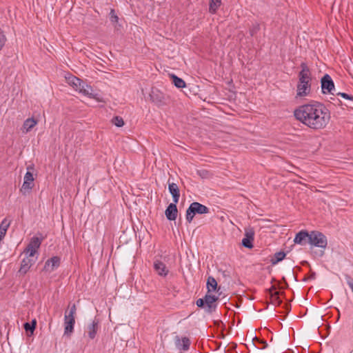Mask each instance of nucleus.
I'll return each mask as SVG.
<instances>
[{
    "mask_svg": "<svg viewBox=\"0 0 353 353\" xmlns=\"http://www.w3.org/2000/svg\"><path fill=\"white\" fill-rule=\"evenodd\" d=\"M99 327V320H94L92 323L88 326V336L90 339H94Z\"/></svg>",
    "mask_w": 353,
    "mask_h": 353,
    "instance_id": "nucleus-18",
    "label": "nucleus"
},
{
    "mask_svg": "<svg viewBox=\"0 0 353 353\" xmlns=\"http://www.w3.org/2000/svg\"><path fill=\"white\" fill-rule=\"evenodd\" d=\"M206 286L208 289V293L215 292L217 290V281L213 276H210L207 279Z\"/></svg>",
    "mask_w": 353,
    "mask_h": 353,
    "instance_id": "nucleus-23",
    "label": "nucleus"
},
{
    "mask_svg": "<svg viewBox=\"0 0 353 353\" xmlns=\"http://www.w3.org/2000/svg\"><path fill=\"white\" fill-rule=\"evenodd\" d=\"M35 263V260L27 256L26 258L23 259L21 263L19 269V273L25 274L29 270L30 267Z\"/></svg>",
    "mask_w": 353,
    "mask_h": 353,
    "instance_id": "nucleus-16",
    "label": "nucleus"
},
{
    "mask_svg": "<svg viewBox=\"0 0 353 353\" xmlns=\"http://www.w3.org/2000/svg\"><path fill=\"white\" fill-rule=\"evenodd\" d=\"M281 281L283 282V284H284L283 288H288L289 287V285L288 282L286 281V279L285 277L282 278Z\"/></svg>",
    "mask_w": 353,
    "mask_h": 353,
    "instance_id": "nucleus-43",
    "label": "nucleus"
},
{
    "mask_svg": "<svg viewBox=\"0 0 353 353\" xmlns=\"http://www.w3.org/2000/svg\"><path fill=\"white\" fill-rule=\"evenodd\" d=\"M68 83L72 85L76 90L80 91L81 88V84H83L84 82L80 79L79 78L74 77V76H70L67 79Z\"/></svg>",
    "mask_w": 353,
    "mask_h": 353,
    "instance_id": "nucleus-20",
    "label": "nucleus"
},
{
    "mask_svg": "<svg viewBox=\"0 0 353 353\" xmlns=\"http://www.w3.org/2000/svg\"><path fill=\"white\" fill-rule=\"evenodd\" d=\"M74 314L75 313L69 312L68 313L67 311L65 313V317L64 319H74Z\"/></svg>",
    "mask_w": 353,
    "mask_h": 353,
    "instance_id": "nucleus-40",
    "label": "nucleus"
},
{
    "mask_svg": "<svg viewBox=\"0 0 353 353\" xmlns=\"http://www.w3.org/2000/svg\"><path fill=\"white\" fill-rule=\"evenodd\" d=\"M112 122L117 127H122L124 125L123 119L119 116L114 117Z\"/></svg>",
    "mask_w": 353,
    "mask_h": 353,
    "instance_id": "nucleus-35",
    "label": "nucleus"
},
{
    "mask_svg": "<svg viewBox=\"0 0 353 353\" xmlns=\"http://www.w3.org/2000/svg\"><path fill=\"white\" fill-rule=\"evenodd\" d=\"M309 235L310 232L307 230H301L296 234L294 241L296 244L305 245L309 243Z\"/></svg>",
    "mask_w": 353,
    "mask_h": 353,
    "instance_id": "nucleus-11",
    "label": "nucleus"
},
{
    "mask_svg": "<svg viewBox=\"0 0 353 353\" xmlns=\"http://www.w3.org/2000/svg\"><path fill=\"white\" fill-rule=\"evenodd\" d=\"M43 239V237H42L41 239H39L37 236H34L31 239V240L28 244L30 246L33 247V249H35L37 250L40 247Z\"/></svg>",
    "mask_w": 353,
    "mask_h": 353,
    "instance_id": "nucleus-31",
    "label": "nucleus"
},
{
    "mask_svg": "<svg viewBox=\"0 0 353 353\" xmlns=\"http://www.w3.org/2000/svg\"><path fill=\"white\" fill-rule=\"evenodd\" d=\"M154 268L160 276H165L168 273V270L165 265L160 261H156L154 263Z\"/></svg>",
    "mask_w": 353,
    "mask_h": 353,
    "instance_id": "nucleus-19",
    "label": "nucleus"
},
{
    "mask_svg": "<svg viewBox=\"0 0 353 353\" xmlns=\"http://www.w3.org/2000/svg\"><path fill=\"white\" fill-rule=\"evenodd\" d=\"M10 221H8L6 219H4L0 224V242L4 238L7 230L10 226Z\"/></svg>",
    "mask_w": 353,
    "mask_h": 353,
    "instance_id": "nucleus-27",
    "label": "nucleus"
},
{
    "mask_svg": "<svg viewBox=\"0 0 353 353\" xmlns=\"http://www.w3.org/2000/svg\"><path fill=\"white\" fill-rule=\"evenodd\" d=\"M253 341H254V344L256 343L258 345H261L260 347L261 349H265L268 347V343L264 339H259V338L255 336L253 339Z\"/></svg>",
    "mask_w": 353,
    "mask_h": 353,
    "instance_id": "nucleus-34",
    "label": "nucleus"
},
{
    "mask_svg": "<svg viewBox=\"0 0 353 353\" xmlns=\"http://www.w3.org/2000/svg\"><path fill=\"white\" fill-rule=\"evenodd\" d=\"M294 116L314 130L325 128L331 117L330 110L323 103L314 101L295 109Z\"/></svg>",
    "mask_w": 353,
    "mask_h": 353,
    "instance_id": "nucleus-1",
    "label": "nucleus"
},
{
    "mask_svg": "<svg viewBox=\"0 0 353 353\" xmlns=\"http://www.w3.org/2000/svg\"><path fill=\"white\" fill-rule=\"evenodd\" d=\"M309 244L325 249L327 245V239L326 236L322 232L313 230L310 232Z\"/></svg>",
    "mask_w": 353,
    "mask_h": 353,
    "instance_id": "nucleus-4",
    "label": "nucleus"
},
{
    "mask_svg": "<svg viewBox=\"0 0 353 353\" xmlns=\"http://www.w3.org/2000/svg\"><path fill=\"white\" fill-rule=\"evenodd\" d=\"M274 281H276V279H275L274 278H273V279H272V283H273V282H274Z\"/></svg>",
    "mask_w": 353,
    "mask_h": 353,
    "instance_id": "nucleus-48",
    "label": "nucleus"
},
{
    "mask_svg": "<svg viewBox=\"0 0 353 353\" xmlns=\"http://www.w3.org/2000/svg\"><path fill=\"white\" fill-rule=\"evenodd\" d=\"M260 30V25L258 23H253L250 28L249 33L251 37L255 36Z\"/></svg>",
    "mask_w": 353,
    "mask_h": 353,
    "instance_id": "nucleus-33",
    "label": "nucleus"
},
{
    "mask_svg": "<svg viewBox=\"0 0 353 353\" xmlns=\"http://www.w3.org/2000/svg\"><path fill=\"white\" fill-rule=\"evenodd\" d=\"M24 252L28 255V256L33 257L35 253L37 252V250L35 249H33V247L28 244L26 248L24 250Z\"/></svg>",
    "mask_w": 353,
    "mask_h": 353,
    "instance_id": "nucleus-37",
    "label": "nucleus"
},
{
    "mask_svg": "<svg viewBox=\"0 0 353 353\" xmlns=\"http://www.w3.org/2000/svg\"><path fill=\"white\" fill-rule=\"evenodd\" d=\"M168 190L172 196L173 202L177 203L180 197V191L178 185L174 183H168Z\"/></svg>",
    "mask_w": 353,
    "mask_h": 353,
    "instance_id": "nucleus-17",
    "label": "nucleus"
},
{
    "mask_svg": "<svg viewBox=\"0 0 353 353\" xmlns=\"http://www.w3.org/2000/svg\"><path fill=\"white\" fill-rule=\"evenodd\" d=\"M37 123V121L34 118L27 119L23 125V129L26 132L30 131Z\"/></svg>",
    "mask_w": 353,
    "mask_h": 353,
    "instance_id": "nucleus-28",
    "label": "nucleus"
},
{
    "mask_svg": "<svg viewBox=\"0 0 353 353\" xmlns=\"http://www.w3.org/2000/svg\"><path fill=\"white\" fill-rule=\"evenodd\" d=\"M210 212V209L205 205L199 203H192L186 210L185 219L190 223L196 214H203Z\"/></svg>",
    "mask_w": 353,
    "mask_h": 353,
    "instance_id": "nucleus-3",
    "label": "nucleus"
},
{
    "mask_svg": "<svg viewBox=\"0 0 353 353\" xmlns=\"http://www.w3.org/2000/svg\"><path fill=\"white\" fill-rule=\"evenodd\" d=\"M81 88L79 92L82 93L84 95L88 96L92 99H94L98 101H101V99L99 97V94L97 93H93V90L91 86L86 84L85 82L83 84H81Z\"/></svg>",
    "mask_w": 353,
    "mask_h": 353,
    "instance_id": "nucleus-14",
    "label": "nucleus"
},
{
    "mask_svg": "<svg viewBox=\"0 0 353 353\" xmlns=\"http://www.w3.org/2000/svg\"><path fill=\"white\" fill-rule=\"evenodd\" d=\"M176 204L174 202L170 203L165 211V216L169 221H174L176 219L178 210Z\"/></svg>",
    "mask_w": 353,
    "mask_h": 353,
    "instance_id": "nucleus-13",
    "label": "nucleus"
},
{
    "mask_svg": "<svg viewBox=\"0 0 353 353\" xmlns=\"http://www.w3.org/2000/svg\"><path fill=\"white\" fill-rule=\"evenodd\" d=\"M150 97V100L158 106L165 105L164 94L157 88H152Z\"/></svg>",
    "mask_w": 353,
    "mask_h": 353,
    "instance_id": "nucleus-6",
    "label": "nucleus"
},
{
    "mask_svg": "<svg viewBox=\"0 0 353 353\" xmlns=\"http://www.w3.org/2000/svg\"><path fill=\"white\" fill-rule=\"evenodd\" d=\"M218 299V296L207 293L203 298L199 299L196 304L199 307L203 308L206 312L211 314L217 307L216 302Z\"/></svg>",
    "mask_w": 353,
    "mask_h": 353,
    "instance_id": "nucleus-2",
    "label": "nucleus"
},
{
    "mask_svg": "<svg viewBox=\"0 0 353 353\" xmlns=\"http://www.w3.org/2000/svg\"><path fill=\"white\" fill-rule=\"evenodd\" d=\"M285 309H286L288 311H289V310H290V308H291V305H290V304H288V303H287V304H285Z\"/></svg>",
    "mask_w": 353,
    "mask_h": 353,
    "instance_id": "nucleus-45",
    "label": "nucleus"
},
{
    "mask_svg": "<svg viewBox=\"0 0 353 353\" xmlns=\"http://www.w3.org/2000/svg\"><path fill=\"white\" fill-rule=\"evenodd\" d=\"M37 326V320L32 319L30 323L26 322L23 324V327L27 333L32 334Z\"/></svg>",
    "mask_w": 353,
    "mask_h": 353,
    "instance_id": "nucleus-29",
    "label": "nucleus"
},
{
    "mask_svg": "<svg viewBox=\"0 0 353 353\" xmlns=\"http://www.w3.org/2000/svg\"><path fill=\"white\" fill-rule=\"evenodd\" d=\"M321 85L323 94L330 93L334 94L332 91L334 90V83L328 74H324L321 78Z\"/></svg>",
    "mask_w": 353,
    "mask_h": 353,
    "instance_id": "nucleus-5",
    "label": "nucleus"
},
{
    "mask_svg": "<svg viewBox=\"0 0 353 353\" xmlns=\"http://www.w3.org/2000/svg\"><path fill=\"white\" fill-rule=\"evenodd\" d=\"M110 20L111 23L116 26L119 22V17L117 15L114 9H111L110 12Z\"/></svg>",
    "mask_w": 353,
    "mask_h": 353,
    "instance_id": "nucleus-32",
    "label": "nucleus"
},
{
    "mask_svg": "<svg viewBox=\"0 0 353 353\" xmlns=\"http://www.w3.org/2000/svg\"><path fill=\"white\" fill-rule=\"evenodd\" d=\"M276 287L272 285L270 289L267 290L270 296L272 299V303L273 304H276L277 305H280L282 303V301L279 298V296H285V293L283 292L275 291Z\"/></svg>",
    "mask_w": 353,
    "mask_h": 353,
    "instance_id": "nucleus-12",
    "label": "nucleus"
},
{
    "mask_svg": "<svg viewBox=\"0 0 353 353\" xmlns=\"http://www.w3.org/2000/svg\"><path fill=\"white\" fill-rule=\"evenodd\" d=\"M74 319H64V334L70 336L74 331Z\"/></svg>",
    "mask_w": 353,
    "mask_h": 353,
    "instance_id": "nucleus-22",
    "label": "nucleus"
},
{
    "mask_svg": "<svg viewBox=\"0 0 353 353\" xmlns=\"http://www.w3.org/2000/svg\"><path fill=\"white\" fill-rule=\"evenodd\" d=\"M76 311H77L76 305H75V304H72V305L70 307V310H69V312H73V313H75V314H76Z\"/></svg>",
    "mask_w": 353,
    "mask_h": 353,
    "instance_id": "nucleus-42",
    "label": "nucleus"
},
{
    "mask_svg": "<svg viewBox=\"0 0 353 353\" xmlns=\"http://www.w3.org/2000/svg\"><path fill=\"white\" fill-rule=\"evenodd\" d=\"M301 70L299 72V81H310L312 79L311 72L309 67L306 63H301Z\"/></svg>",
    "mask_w": 353,
    "mask_h": 353,
    "instance_id": "nucleus-9",
    "label": "nucleus"
},
{
    "mask_svg": "<svg viewBox=\"0 0 353 353\" xmlns=\"http://www.w3.org/2000/svg\"><path fill=\"white\" fill-rule=\"evenodd\" d=\"M254 232L252 230L247 231L245 234V237L242 239L241 244L246 248H253Z\"/></svg>",
    "mask_w": 353,
    "mask_h": 353,
    "instance_id": "nucleus-15",
    "label": "nucleus"
},
{
    "mask_svg": "<svg viewBox=\"0 0 353 353\" xmlns=\"http://www.w3.org/2000/svg\"><path fill=\"white\" fill-rule=\"evenodd\" d=\"M74 319H64V334L70 336L74 331Z\"/></svg>",
    "mask_w": 353,
    "mask_h": 353,
    "instance_id": "nucleus-21",
    "label": "nucleus"
},
{
    "mask_svg": "<svg viewBox=\"0 0 353 353\" xmlns=\"http://www.w3.org/2000/svg\"><path fill=\"white\" fill-rule=\"evenodd\" d=\"M34 184L33 182L24 181L22 185L20 191L23 194H26V193L29 192L30 190L33 188Z\"/></svg>",
    "mask_w": 353,
    "mask_h": 353,
    "instance_id": "nucleus-30",
    "label": "nucleus"
},
{
    "mask_svg": "<svg viewBox=\"0 0 353 353\" xmlns=\"http://www.w3.org/2000/svg\"><path fill=\"white\" fill-rule=\"evenodd\" d=\"M197 172L199 174V176H201L202 178L207 177L208 174V172L206 170H198Z\"/></svg>",
    "mask_w": 353,
    "mask_h": 353,
    "instance_id": "nucleus-41",
    "label": "nucleus"
},
{
    "mask_svg": "<svg viewBox=\"0 0 353 353\" xmlns=\"http://www.w3.org/2000/svg\"><path fill=\"white\" fill-rule=\"evenodd\" d=\"M315 276H316L315 272H312L310 274V279H315Z\"/></svg>",
    "mask_w": 353,
    "mask_h": 353,
    "instance_id": "nucleus-44",
    "label": "nucleus"
},
{
    "mask_svg": "<svg viewBox=\"0 0 353 353\" xmlns=\"http://www.w3.org/2000/svg\"><path fill=\"white\" fill-rule=\"evenodd\" d=\"M221 0H210L209 3V12L215 14L219 8L221 6Z\"/></svg>",
    "mask_w": 353,
    "mask_h": 353,
    "instance_id": "nucleus-26",
    "label": "nucleus"
},
{
    "mask_svg": "<svg viewBox=\"0 0 353 353\" xmlns=\"http://www.w3.org/2000/svg\"><path fill=\"white\" fill-rule=\"evenodd\" d=\"M27 169H28V171L25 174L24 181L33 182L34 181L33 174L31 172H30V170H33V167L28 166L27 168Z\"/></svg>",
    "mask_w": 353,
    "mask_h": 353,
    "instance_id": "nucleus-36",
    "label": "nucleus"
},
{
    "mask_svg": "<svg viewBox=\"0 0 353 353\" xmlns=\"http://www.w3.org/2000/svg\"><path fill=\"white\" fill-rule=\"evenodd\" d=\"M311 91V83L309 81H299L297 84L296 97L308 95Z\"/></svg>",
    "mask_w": 353,
    "mask_h": 353,
    "instance_id": "nucleus-7",
    "label": "nucleus"
},
{
    "mask_svg": "<svg viewBox=\"0 0 353 353\" xmlns=\"http://www.w3.org/2000/svg\"><path fill=\"white\" fill-rule=\"evenodd\" d=\"M60 257L57 256H53L50 259L47 260L43 267V270L51 272L60 265Z\"/></svg>",
    "mask_w": 353,
    "mask_h": 353,
    "instance_id": "nucleus-8",
    "label": "nucleus"
},
{
    "mask_svg": "<svg viewBox=\"0 0 353 353\" xmlns=\"http://www.w3.org/2000/svg\"><path fill=\"white\" fill-rule=\"evenodd\" d=\"M338 101V105H340L341 103V101L340 100H337Z\"/></svg>",
    "mask_w": 353,
    "mask_h": 353,
    "instance_id": "nucleus-47",
    "label": "nucleus"
},
{
    "mask_svg": "<svg viewBox=\"0 0 353 353\" xmlns=\"http://www.w3.org/2000/svg\"><path fill=\"white\" fill-rule=\"evenodd\" d=\"M285 256L286 253L283 251L276 252L270 260L272 265H274L279 263L280 261H283L285 259Z\"/></svg>",
    "mask_w": 353,
    "mask_h": 353,
    "instance_id": "nucleus-25",
    "label": "nucleus"
},
{
    "mask_svg": "<svg viewBox=\"0 0 353 353\" xmlns=\"http://www.w3.org/2000/svg\"><path fill=\"white\" fill-rule=\"evenodd\" d=\"M336 95L341 97L344 99L350 100L351 101H353V96L351 94H348L345 92H337L336 93Z\"/></svg>",
    "mask_w": 353,
    "mask_h": 353,
    "instance_id": "nucleus-38",
    "label": "nucleus"
},
{
    "mask_svg": "<svg viewBox=\"0 0 353 353\" xmlns=\"http://www.w3.org/2000/svg\"><path fill=\"white\" fill-rule=\"evenodd\" d=\"M345 279L347 281V285L351 288V290H352V291L353 292V279L350 276L346 274L345 275Z\"/></svg>",
    "mask_w": 353,
    "mask_h": 353,
    "instance_id": "nucleus-39",
    "label": "nucleus"
},
{
    "mask_svg": "<svg viewBox=\"0 0 353 353\" xmlns=\"http://www.w3.org/2000/svg\"><path fill=\"white\" fill-rule=\"evenodd\" d=\"M223 276L225 277V276H229V274H227L225 271H223Z\"/></svg>",
    "mask_w": 353,
    "mask_h": 353,
    "instance_id": "nucleus-46",
    "label": "nucleus"
},
{
    "mask_svg": "<svg viewBox=\"0 0 353 353\" xmlns=\"http://www.w3.org/2000/svg\"><path fill=\"white\" fill-rule=\"evenodd\" d=\"M174 342L176 347L180 350L187 351L190 348V340L186 336L180 339L179 336H176Z\"/></svg>",
    "mask_w": 353,
    "mask_h": 353,
    "instance_id": "nucleus-10",
    "label": "nucleus"
},
{
    "mask_svg": "<svg viewBox=\"0 0 353 353\" xmlns=\"http://www.w3.org/2000/svg\"><path fill=\"white\" fill-rule=\"evenodd\" d=\"M170 79H172V83L178 88H183L186 86L185 82L176 75L172 74H170Z\"/></svg>",
    "mask_w": 353,
    "mask_h": 353,
    "instance_id": "nucleus-24",
    "label": "nucleus"
}]
</instances>
